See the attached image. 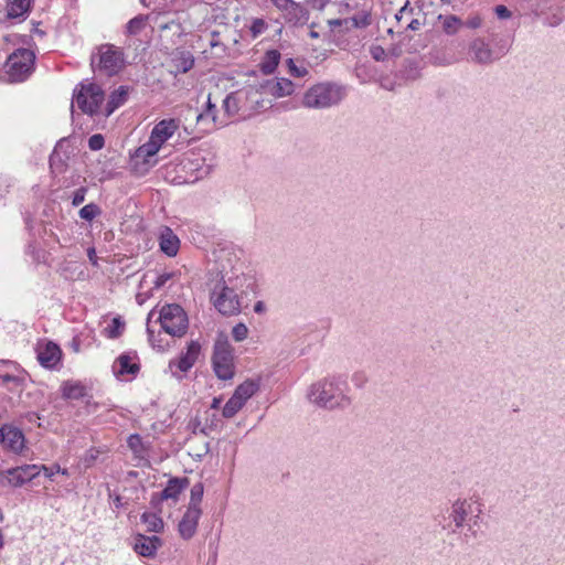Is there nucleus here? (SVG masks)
I'll return each mask as SVG.
<instances>
[{"instance_id": "obj_1", "label": "nucleus", "mask_w": 565, "mask_h": 565, "mask_svg": "<svg viewBox=\"0 0 565 565\" xmlns=\"http://www.w3.org/2000/svg\"><path fill=\"white\" fill-rule=\"evenodd\" d=\"M348 383L342 376L326 377L313 383L308 391V399L327 409H344L351 405V398L347 394Z\"/></svg>"}, {"instance_id": "obj_2", "label": "nucleus", "mask_w": 565, "mask_h": 565, "mask_svg": "<svg viewBox=\"0 0 565 565\" xmlns=\"http://www.w3.org/2000/svg\"><path fill=\"white\" fill-rule=\"evenodd\" d=\"M481 514L482 508L478 501L471 498H459L452 502L449 510L448 523L445 524L444 527L456 534L467 526L465 539L467 541L471 537L476 539L480 529Z\"/></svg>"}, {"instance_id": "obj_3", "label": "nucleus", "mask_w": 565, "mask_h": 565, "mask_svg": "<svg viewBox=\"0 0 565 565\" xmlns=\"http://www.w3.org/2000/svg\"><path fill=\"white\" fill-rule=\"evenodd\" d=\"M345 96L342 86L321 83L312 86L303 96V105L308 108H328L339 104Z\"/></svg>"}, {"instance_id": "obj_4", "label": "nucleus", "mask_w": 565, "mask_h": 565, "mask_svg": "<svg viewBox=\"0 0 565 565\" xmlns=\"http://www.w3.org/2000/svg\"><path fill=\"white\" fill-rule=\"evenodd\" d=\"M149 22L153 29H157L161 34L167 31H172L173 34L180 36L182 26L179 13L171 4L163 0L156 3L152 11L148 14Z\"/></svg>"}, {"instance_id": "obj_5", "label": "nucleus", "mask_w": 565, "mask_h": 565, "mask_svg": "<svg viewBox=\"0 0 565 565\" xmlns=\"http://www.w3.org/2000/svg\"><path fill=\"white\" fill-rule=\"evenodd\" d=\"M124 64V52L113 44H102L97 49V53L92 55V66L107 76L118 74Z\"/></svg>"}, {"instance_id": "obj_6", "label": "nucleus", "mask_w": 565, "mask_h": 565, "mask_svg": "<svg viewBox=\"0 0 565 565\" xmlns=\"http://www.w3.org/2000/svg\"><path fill=\"white\" fill-rule=\"evenodd\" d=\"M161 328L172 337H182L186 333L189 321L183 308L177 303L162 307L159 315Z\"/></svg>"}, {"instance_id": "obj_7", "label": "nucleus", "mask_w": 565, "mask_h": 565, "mask_svg": "<svg viewBox=\"0 0 565 565\" xmlns=\"http://www.w3.org/2000/svg\"><path fill=\"white\" fill-rule=\"evenodd\" d=\"M104 99V90L95 83H82L74 89V102L84 114H96Z\"/></svg>"}, {"instance_id": "obj_8", "label": "nucleus", "mask_w": 565, "mask_h": 565, "mask_svg": "<svg viewBox=\"0 0 565 565\" xmlns=\"http://www.w3.org/2000/svg\"><path fill=\"white\" fill-rule=\"evenodd\" d=\"M34 58V53L28 49L14 51L6 63L9 81L12 83L25 81L32 72Z\"/></svg>"}, {"instance_id": "obj_9", "label": "nucleus", "mask_w": 565, "mask_h": 565, "mask_svg": "<svg viewBox=\"0 0 565 565\" xmlns=\"http://www.w3.org/2000/svg\"><path fill=\"white\" fill-rule=\"evenodd\" d=\"M212 365L220 380H231L234 376L233 348L226 338L215 342Z\"/></svg>"}, {"instance_id": "obj_10", "label": "nucleus", "mask_w": 565, "mask_h": 565, "mask_svg": "<svg viewBox=\"0 0 565 565\" xmlns=\"http://www.w3.org/2000/svg\"><path fill=\"white\" fill-rule=\"evenodd\" d=\"M211 300L215 309L224 316L236 315L241 310L237 294L233 288L226 286L224 281L215 285L211 292Z\"/></svg>"}, {"instance_id": "obj_11", "label": "nucleus", "mask_w": 565, "mask_h": 565, "mask_svg": "<svg viewBox=\"0 0 565 565\" xmlns=\"http://www.w3.org/2000/svg\"><path fill=\"white\" fill-rule=\"evenodd\" d=\"M41 472L39 465H22L6 470H0V483L19 488L36 478Z\"/></svg>"}, {"instance_id": "obj_12", "label": "nucleus", "mask_w": 565, "mask_h": 565, "mask_svg": "<svg viewBox=\"0 0 565 565\" xmlns=\"http://www.w3.org/2000/svg\"><path fill=\"white\" fill-rule=\"evenodd\" d=\"M258 95V89L248 88L246 90H237L228 94L223 100V110L227 117L238 114L246 106L247 98H254Z\"/></svg>"}, {"instance_id": "obj_13", "label": "nucleus", "mask_w": 565, "mask_h": 565, "mask_svg": "<svg viewBox=\"0 0 565 565\" xmlns=\"http://www.w3.org/2000/svg\"><path fill=\"white\" fill-rule=\"evenodd\" d=\"M469 53L473 62L478 64H491L503 56L507 51L501 50L500 54H497L483 39L477 38L470 43Z\"/></svg>"}, {"instance_id": "obj_14", "label": "nucleus", "mask_w": 565, "mask_h": 565, "mask_svg": "<svg viewBox=\"0 0 565 565\" xmlns=\"http://www.w3.org/2000/svg\"><path fill=\"white\" fill-rule=\"evenodd\" d=\"M161 148L162 146L150 136L147 142L136 149L132 156L135 166L141 162L146 166V170L153 167L157 163L156 156Z\"/></svg>"}, {"instance_id": "obj_15", "label": "nucleus", "mask_w": 565, "mask_h": 565, "mask_svg": "<svg viewBox=\"0 0 565 565\" xmlns=\"http://www.w3.org/2000/svg\"><path fill=\"white\" fill-rule=\"evenodd\" d=\"M0 443L3 444L4 448L14 454H21L25 447V438L22 430L9 425L0 428Z\"/></svg>"}, {"instance_id": "obj_16", "label": "nucleus", "mask_w": 565, "mask_h": 565, "mask_svg": "<svg viewBox=\"0 0 565 565\" xmlns=\"http://www.w3.org/2000/svg\"><path fill=\"white\" fill-rule=\"evenodd\" d=\"M113 371L118 377L125 375L136 376L140 371L137 353L126 352L120 354L114 362Z\"/></svg>"}, {"instance_id": "obj_17", "label": "nucleus", "mask_w": 565, "mask_h": 565, "mask_svg": "<svg viewBox=\"0 0 565 565\" xmlns=\"http://www.w3.org/2000/svg\"><path fill=\"white\" fill-rule=\"evenodd\" d=\"M180 119L167 118L158 121L152 128L150 136L163 146L180 128Z\"/></svg>"}, {"instance_id": "obj_18", "label": "nucleus", "mask_w": 565, "mask_h": 565, "mask_svg": "<svg viewBox=\"0 0 565 565\" xmlns=\"http://www.w3.org/2000/svg\"><path fill=\"white\" fill-rule=\"evenodd\" d=\"M201 514V509L186 508V511L178 525V530L182 539L190 540L193 537L196 532Z\"/></svg>"}, {"instance_id": "obj_19", "label": "nucleus", "mask_w": 565, "mask_h": 565, "mask_svg": "<svg viewBox=\"0 0 565 565\" xmlns=\"http://www.w3.org/2000/svg\"><path fill=\"white\" fill-rule=\"evenodd\" d=\"M161 544V539L156 535L147 536L143 534H138L135 537L134 551L140 556L153 557Z\"/></svg>"}, {"instance_id": "obj_20", "label": "nucleus", "mask_w": 565, "mask_h": 565, "mask_svg": "<svg viewBox=\"0 0 565 565\" xmlns=\"http://www.w3.org/2000/svg\"><path fill=\"white\" fill-rule=\"evenodd\" d=\"M61 356V349L53 342H47L38 349V360L46 369H53L60 362Z\"/></svg>"}, {"instance_id": "obj_21", "label": "nucleus", "mask_w": 565, "mask_h": 565, "mask_svg": "<svg viewBox=\"0 0 565 565\" xmlns=\"http://www.w3.org/2000/svg\"><path fill=\"white\" fill-rule=\"evenodd\" d=\"M372 18L369 11H361L353 17L347 19H335L330 20L329 24L333 28L335 26H344L347 30L350 29H363L371 24Z\"/></svg>"}, {"instance_id": "obj_22", "label": "nucleus", "mask_w": 565, "mask_h": 565, "mask_svg": "<svg viewBox=\"0 0 565 565\" xmlns=\"http://www.w3.org/2000/svg\"><path fill=\"white\" fill-rule=\"evenodd\" d=\"M200 344L196 341H191L188 344L186 352L183 353L178 361H171L169 366L172 370L173 366H177L180 372H188L195 363L199 353H200Z\"/></svg>"}, {"instance_id": "obj_23", "label": "nucleus", "mask_w": 565, "mask_h": 565, "mask_svg": "<svg viewBox=\"0 0 565 565\" xmlns=\"http://www.w3.org/2000/svg\"><path fill=\"white\" fill-rule=\"evenodd\" d=\"M160 250L169 257H174L180 248V239L170 227H164L159 237Z\"/></svg>"}, {"instance_id": "obj_24", "label": "nucleus", "mask_w": 565, "mask_h": 565, "mask_svg": "<svg viewBox=\"0 0 565 565\" xmlns=\"http://www.w3.org/2000/svg\"><path fill=\"white\" fill-rule=\"evenodd\" d=\"M32 0H9L7 3V18L24 21L31 11Z\"/></svg>"}, {"instance_id": "obj_25", "label": "nucleus", "mask_w": 565, "mask_h": 565, "mask_svg": "<svg viewBox=\"0 0 565 565\" xmlns=\"http://www.w3.org/2000/svg\"><path fill=\"white\" fill-rule=\"evenodd\" d=\"M282 12L285 19L292 24H303L309 19L307 9L295 1H291Z\"/></svg>"}, {"instance_id": "obj_26", "label": "nucleus", "mask_w": 565, "mask_h": 565, "mask_svg": "<svg viewBox=\"0 0 565 565\" xmlns=\"http://www.w3.org/2000/svg\"><path fill=\"white\" fill-rule=\"evenodd\" d=\"M265 88L275 97H285L294 93L295 85L290 79L280 77L276 81L267 82Z\"/></svg>"}, {"instance_id": "obj_27", "label": "nucleus", "mask_w": 565, "mask_h": 565, "mask_svg": "<svg viewBox=\"0 0 565 565\" xmlns=\"http://www.w3.org/2000/svg\"><path fill=\"white\" fill-rule=\"evenodd\" d=\"M189 481L186 478H172L168 481L166 488L161 491L160 498L162 500H177L179 494L185 489Z\"/></svg>"}, {"instance_id": "obj_28", "label": "nucleus", "mask_w": 565, "mask_h": 565, "mask_svg": "<svg viewBox=\"0 0 565 565\" xmlns=\"http://www.w3.org/2000/svg\"><path fill=\"white\" fill-rule=\"evenodd\" d=\"M171 63L175 73H186L193 67L194 57L189 51H178L173 54Z\"/></svg>"}, {"instance_id": "obj_29", "label": "nucleus", "mask_w": 565, "mask_h": 565, "mask_svg": "<svg viewBox=\"0 0 565 565\" xmlns=\"http://www.w3.org/2000/svg\"><path fill=\"white\" fill-rule=\"evenodd\" d=\"M128 96V88L119 86L115 89L107 102L105 115H111L119 106L124 105Z\"/></svg>"}, {"instance_id": "obj_30", "label": "nucleus", "mask_w": 565, "mask_h": 565, "mask_svg": "<svg viewBox=\"0 0 565 565\" xmlns=\"http://www.w3.org/2000/svg\"><path fill=\"white\" fill-rule=\"evenodd\" d=\"M259 390V384L256 381L247 380L239 384L233 395L237 396L238 399L246 404V402Z\"/></svg>"}, {"instance_id": "obj_31", "label": "nucleus", "mask_w": 565, "mask_h": 565, "mask_svg": "<svg viewBox=\"0 0 565 565\" xmlns=\"http://www.w3.org/2000/svg\"><path fill=\"white\" fill-rule=\"evenodd\" d=\"M279 61L280 53L277 50H269L265 53L259 64V68L266 75L273 74L278 66Z\"/></svg>"}, {"instance_id": "obj_32", "label": "nucleus", "mask_w": 565, "mask_h": 565, "mask_svg": "<svg viewBox=\"0 0 565 565\" xmlns=\"http://www.w3.org/2000/svg\"><path fill=\"white\" fill-rule=\"evenodd\" d=\"M62 393L65 398L79 399L85 396L86 388L78 382H65L62 386Z\"/></svg>"}, {"instance_id": "obj_33", "label": "nucleus", "mask_w": 565, "mask_h": 565, "mask_svg": "<svg viewBox=\"0 0 565 565\" xmlns=\"http://www.w3.org/2000/svg\"><path fill=\"white\" fill-rule=\"evenodd\" d=\"M443 23V30L448 35L456 34L459 29L463 25V22L456 15H439L438 18Z\"/></svg>"}, {"instance_id": "obj_34", "label": "nucleus", "mask_w": 565, "mask_h": 565, "mask_svg": "<svg viewBox=\"0 0 565 565\" xmlns=\"http://www.w3.org/2000/svg\"><path fill=\"white\" fill-rule=\"evenodd\" d=\"M141 521L147 526V531L159 533L163 530L162 519L152 512H145L141 515Z\"/></svg>"}, {"instance_id": "obj_35", "label": "nucleus", "mask_w": 565, "mask_h": 565, "mask_svg": "<svg viewBox=\"0 0 565 565\" xmlns=\"http://www.w3.org/2000/svg\"><path fill=\"white\" fill-rule=\"evenodd\" d=\"M147 22H149L148 14L147 15L139 14V15L132 18L126 24V33L128 35L139 34L142 31V29L146 26Z\"/></svg>"}, {"instance_id": "obj_36", "label": "nucleus", "mask_w": 565, "mask_h": 565, "mask_svg": "<svg viewBox=\"0 0 565 565\" xmlns=\"http://www.w3.org/2000/svg\"><path fill=\"white\" fill-rule=\"evenodd\" d=\"M237 396L232 395L223 407L222 415L225 418L234 417L244 406Z\"/></svg>"}, {"instance_id": "obj_37", "label": "nucleus", "mask_w": 565, "mask_h": 565, "mask_svg": "<svg viewBox=\"0 0 565 565\" xmlns=\"http://www.w3.org/2000/svg\"><path fill=\"white\" fill-rule=\"evenodd\" d=\"M125 329V322L120 319V317H116L111 319L110 323L105 329L106 335L109 339L119 338Z\"/></svg>"}, {"instance_id": "obj_38", "label": "nucleus", "mask_w": 565, "mask_h": 565, "mask_svg": "<svg viewBox=\"0 0 565 565\" xmlns=\"http://www.w3.org/2000/svg\"><path fill=\"white\" fill-rule=\"evenodd\" d=\"M203 493H204V487H203V483H201V482L195 483V484L191 488V492H190V502H189L188 508H192V509H201V508H200V504H201V502H202Z\"/></svg>"}, {"instance_id": "obj_39", "label": "nucleus", "mask_w": 565, "mask_h": 565, "mask_svg": "<svg viewBox=\"0 0 565 565\" xmlns=\"http://www.w3.org/2000/svg\"><path fill=\"white\" fill-rule=\"evenodd\" d=\"M127 444L136 457L142 458L145 456L146 448H145L142 439L139 435H137V434L130 435L128 437Z\"/></svg>"}, {"instance_id": "obj_40", "label": "nucleus", "mask_w": 565, "mask_h": 565, "mask_svg": "<svg viewBox=\"0 0 565 565\" xmlns=\"http://www.w3.org/2000/svg\"><path fill=\"white\" fill-rule=\"evenodd\" d=\"M199 159L186 160L183 162V169H189L195 172V175L191 182H194L199 179H202L204 175L209 173V168H203L199 163Z\"/></svg>"}, {"instance_id": "obj_41", "label": "nucleus", "mask_w": 565, "mask_h": 565, "mask_svg": "<svg viewBox=\"0 0 565 565\" xmlns=\"http://www.w3.org/2000/svg\"><path fill=\"white\" fill-rule=\"evenodd\" d=\"M215 113H216V106L211 103V98L209 97L206 108L203 113H201L196 116V121L199 124H201V122H204L205 120L210 119L211 122L215 124L216 122Z\"/></svg>"}, {"instance_id": "obj_42", "label": "nucleus", "mask_w": 565, "mask_h": 565, "mask_svg": "<svg viewBox=\"0 0 565 565\" xmlns=\"http://www.w3.org/2000/svg\"><path fill=\"white\" fill-rule=\"evenodd\" d=\"M100 209L95 203H89L79 210V216L83 220L92 221L100 214Z\"/></svg>"}, {"instance_id": "obj_43", "label": "nucleus", "mask_w": 565, "mask_h": 565, "mask_svg": "<svg viewBox=\"0 0 565 565\" xmlns=\"http://www.w3.org/2000/svg\"><path fill=\"white\" fill-rule=\"evenodd\" d=\"M50 168L55 173H62L65 171V161L62 159L56 149H54V151L50 156Z\"/></svg>"}, {"instance_id": "obj_44", "label": "nucleus", "mask_w": 565, "mask_h": 565, "mask_svg": "<svg viewBox=\"0 0 565 565\" xmlns=\"http://www.w3.org/2000/svg\"><path fill=\"white\" fill-rule=\"evenodd\" d=\"M209 43L213 55L221 56L225 52V46L218 41V33L213 32Z\"/></svg>"}, {"instance_id": "obj_45", "label": "nucleus", "mask_w": 565, "mask_h": 565, "mask_svg": "<svg viewBox=\"0 0 565 565\" xmlns=\"http://www.w3.org/2000/svg\"><path fill=\"white\" fill-rule=\"evenodd\" d=\"M248 335V328L244 323H237L232 329V337L236 342L244 341Z\"/></svg>"}, {"instance_id": "obj_46", "label": "nucleus", "mask_w": 565, "mask_h": 565, "mask_svg": "<svg viewBox=\"0 0 565 565\" xmlns=\"http://www.w3.org/2000/svg\"><path fill=\"white\" fill-rule=\"evenodd\" d=\"M267 29V24L263 19H255L250 25V33L254 39L259 36Z\"/></svg>"}, {"instance_id": "obj_47", "label": "nucleus", "mask_w": 565, "mask_h": 565, "mask_svg": "<svg viewBox=\"0 0 565 565\" xmlns=\"http://www.w3.org/2000/svg\"><path fill=\"white\" fill-rule=\"evenodd\" d=\"M289 72L295 77H305L308 74V70L303 66H297L292 58L287 60Z\"/></svg>"}, {"instance_id": "obj_48", "label": "nucleus", "mask_w": 565, "mask_h": 565, "mask_svg": "<svg viewBox=\"0 0 565 565\" xmlns=\"http://www.w3.org/2000/svg\"><path fill=\"white\" fill-rule=\"evenodd\" d=\"M105 145L104 137L100 134H96L89 137L88 147L90 150H100Z\"/></svg>"}, {"instance_id": "obj_49", "label": "nucleus", "mask_w": 565, "mask_h": 565, "mask_svg": "<svg viewBox=\"0 0 565 565\" xmlns=\"http://www.w3.org/2000/svg\"><path fill=\"white\" fill-rule=\"evenodd\" d=\"M370 54L375 61H384L386 57L385 50L380 45H373L370 49Z\"/></svg>"}, {"instance_id": "obj_50", "label": "nucleus", "mask_w": 565, "mask_h": 565, "mask_svg": "<svg viewBox=\"0 0 565 565\" xmlns=\"http://www.w3.org/2000/svg\"><path fill=\"white\" fill-rule=\"evenodd\" d=\"M86 192H87L86 188L82 186V188L77 189L74 192L72 204L74 206L81 205L85 201Z\"/></svg>"}, {"instance_id": "obj_51", "label": "nucleus", "mask_w": 565, "mask_h": 565, "mask_svg": "<svg viewBox=\"0 0 565 565\" xmlns=\"http://www.w3.org/2000/svg\"><path fill=\"white\" fill-rule=\"evenodd\" d=\"M463 25L472 30L479 29L482 25V18L478 14L471 15L467 19Z\"/></svg>"}, {"instance_id": "obj_52", "label": "nucleus", "mask_w": 565, "mask_h": 565, "mask_svg": "<svg viewBox=\"0 0 565 565\" xmlns=\"http://www.w3.org/2000/svg\"><path fill=\"white\" fill-rule=\"evenodd\" d=\"M173 274L172 273H163L161 275H159L156 280L153 281V287L156 289H160L162 288L167 281H169L171 278H172Z\"/></svg>"}, {"instance_id": "obj_53", "label": "nucleus", "mask_w": 565, "mask_h": 565, "mask_svg": "<svg viewBox=\"0 0 565 565\" xmlns=\"http://www.w3.org/2000/svg\"><path fill=\"white\" fill-rule=\"evenodd\" d=\"M494 11L499 19H509L511 17V11L505 6H497Z\"/></svg>"}, {"instance_id": "obj_54", "label": "nucleus", "mask_w": 565, "mask_h": 565, "mask_svg": "<svg viewBox=\"0 0 565 565\" xmlns=\"http://www.w3.org/2000/svg\"><path fill=\"white\" fill-rule=\"evenodd\" d=\"M220 423V419L217 418V416L214 414L213 415V418L211 419V424H206L204 427L201 428V431L204 434V435H207L210 430H212L213 428H216L217 425Z\"/></svg>"}, {"instance_id": "obj_55", "label": "nucleus", "mask_w": 565, "mask_h": 565, "mask_svg": "<svg viewBox=\"0 0 565 565\" xmlns=\"http://www.w3.org/2000/svg\"><path fill=\"white\" fill-rule=\"evenodd\" d=\"M259 96L260 94L258 93V95L254 98H247V102L250 103V108H255V109H258V108H264L265 105H264V100H260L259 99Z\"/></svg>"}, {"instance_id": "obj_56", "label": "nucleus", "mask_w": 565, "mask_h": 565, "mask_svg": "<svg viewBox=\"0 0 565 565\" xmlns=\"http://www.w3.org/2000/svg\"><path fill=\"white\" fill-rule=\"evenodd\" d=\"M309 3L313 9L323 10L327 4V0H309Z\"/></svg>"}, {"instance_id": "obj_57", "label": "nucleus", "mask_w": 565, "mask_h": 565, "mask_svg": "<svg viewBox=\"0 0 565 565\" xmlns=\"http://www.w3.org/2000/svg\"><path fill=\"white\" fill-rule=\"evenodd\" d=\"M39 466L41 467V471H43L45 477H47V478H52L54 476V473H57L55 471V466H53V467H46L44 465H39Z\"/></svg>"}, {"instance_id": "obj_58", "label": "nucleus", "mask_w": 565, "mask_h": 565, "mask_svg": "<svg viewBox=\"0 0 565 565\" xmlns=\"http://www.w3.org/2000/svg\"><path fill=\"white\" fill-rule=\"evenodd\" d=\"M413 11V9H409L408 8V4L406 3L404 7H402L398 12L395 14V18L397 21H401L402 18L404 17V14L406 13H411Z\"/></svg>"}, {"instance_id": "obj_59", "label": "nucleus", "mask_w": 565, "mask_h": 565, "mask_svg": "<svg viewBox=\"0 0 565 565\" xmlns=\"http://www.w3.org/2000/svg\"><path fill=\"white\" fill-rule=\"evenodd\" d=\"M266 310H267V308H266V305H265V302H264V301H257V302H255V305H254V311H255L256 313L262 315V313L266 312Z\"/></svg>"}, {"instance_id": "obj_60", "label": "nucleus", "mask_w": 565, "mask_h": 565, "mask_svg": "<svg viewBox=\"0 0 565 565\" xmlns=\"http://www.w3.org/2000/svg\"><path fill=\"white\" fill-rule=\"evenodd\" d=\"M273 3L282 11L292 0H271Z\"/></svg>"}, {"instance_id": "obj_61", "label": "nucleus", "mask_w": 565, "mask_h": 565, "mask_svg": "<svg viewBox=\"0 0 565 565\" xmlns=\"http://www.w3.org/2000/svg\"><path fill=\"white\" fill-rule=\"evenodd\" d=\"M420 25H422V23H420V21H419L418 19H413V20L408 23L407 29H408V30H412V31H417V30H419V29H420Z\"/></svg>"}, {"instance_id": "obj_62", "label": "nucleus", "mask_w": 565, "mask_h": 565, "mask_svg": "<svg viewBox=\"0 0 565 565\" xmlns=\"http://www.w3.org/2000/svg\"><path fill=\"white\" fill-rule=\"evenodd\" d=\"M147 332H148V335H149V341L152 344V347L153 348H158L159 350H162L163 349L162 345L156 344L154 337H153V331L149 327L147 328Z\"/></svg>"}, {"instance_id": "obj_63", "label": "nucleus", "mask_w": 565, "mask_h": 565, "mask_svg": "<svg viewBox=\"0 0 565 565\" xmlns=\"http://www.w3.org/2000/svg\"><path fill=\"white\" fill-rule=\"evenodd\" d=\"M87 256L93 265H97V256H96L95 248H88Z\"/></svg>"}, {"instance_id": "obj_64", "label": "nucleus", "mask_w": 565, "mask_h": 565, "mask_svg": "<svg viewBox=\"0 0 565 565\" xmlns=\"http://www.w3.org/2000/svg\"><path fill=\"white\" fill-rule=\"evenodd\" d=\"M221 399L218 397H214L211 404V408L217 409L220 407Z\"/></svg>"}]
</instances>
